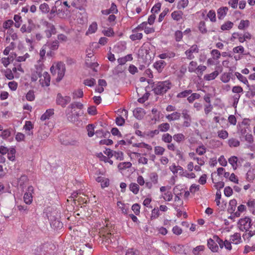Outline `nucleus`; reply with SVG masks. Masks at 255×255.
Masks as SVG:
<instances>
[{
  "instance_id": "1",
  "label": "nucleus",
  "mask_w": 255,
  "mask_h": 255,
  "mask_svg": "<svg viewBox=\"0 0 255 255\" xmlns=\"http://www.w3.org/2000/svg\"><path fill=\"white\" fill-rule=\"evenodd\" d=\"M171 86V83L168 80L159 82L154 85L152 90L156 95H162L169 90Z\"/></svg>"
},
{
  "instance_id": "2",
  "label": "nucleus",
  "mask_w": 255,
  "mask_h": 255,
  "mask_svg": "<svg viewBox=\"0 0 255 255\" xmlns=\"http://www.w3.org/2000/svg\"><path fill=\"white\" fill-rule=\"evenodd\" d=\"M46 216L48 220L51 222V225L54 226L57 223L58 227H60L62 226V224L58 220L59 213L55 210H53L51 211L48 210L47 212H46Z\"/></svg>"
},
{
  "instance_id": "3",
  "label": "nucleus",
  "mask_w": 255,
  "mask_h": 255,
  "mask_svg": "<svg viewBox=\"0 0 255 255\" xmlns=\"http://www.w3.org/2000/svg\"><path fill=\"white\" fill-rule=\"evenodd\" d=\"M251 219L248 217L241 219L238 223L240 230L247 232L250 229L253 228V224H251Z\"/></svg>"
},
{
  "instance_id": "4",
  "label": "nucleus",
  "mask_w": 255,
  "mask_h": 255,
  "mask_svg": "<svg viewBox=\"0 0 255 255\" xmlns=\"http://www.w3.org/2000/svg\"><path fill=\"white\" fill-rule=\"evenodd\" d=\"M66 115L67 120L71 122L75 123L78 121L79 117L81 116L80 113L75 112V110L67 108L66 110Z\"/></svg>"
},
{
  "instance_id": "5",
  "label": "nucleus",
  "mask_w": 255,
  "mask_h": 255,
  "mask_svg": "<svg viewBox=\"0 0 255 255\" xmlns=\"http://www.w3.org/2000/svg\"><path fill=\"white\" fill-rule=\"evenodd\" d=\"M70 102V97L68 96H63L60 93L57 94L56 99V103L57 105L64 108Z\"/></svg>"
},
{
  "instance_id": "6",
  "label": "nucleus",
  "mask_w": 255,
  "mask_h": 255,
  "mask_svg": "<svg viewBox=\"0 0 255 255\" xmlns=\"http://www.w3.org/2000/svg\"><path fill=\"white\" fill-rule=\"evenodd\" d=\"M189 111L187 109H183L182 111V116L184 120L183 123V126L185 127H189L191 125L192 122L191 117L189 114Z\"/></svg>"
},
{
  "instance_id": "7",
  "label": "nucleus",
  "mask_w": 255,
  "mask_h": 255,
  "mask_svg": "<svg viewBox=\"0 0 255 255\" xmlns=\"http://www.w3.org/2000/svg\"><path fill=\"white\" fill-rule=\"evenodd\" d=\"M50 77L47 72H44L41 78L39 79L40 84L42 87L48 86L50 84Z\"/></svg>"
},
{
  "instance_id": "8",
  "label": "nucleus",
  "mask_w": 255,
  "mask_h": 255,
  "mask_svg": "<svg viewBox=\"0 0 255 255\" xmlns=\"http://www.w3.org/2000/svg\"><path fill=\"white\" fill-rule=\"evenodd\" d=\"M45 45L47 46L48 49L49 50V51L47 52V55H51L52 50H56L58 48L59 41L56 40L52 42H47Z\"/></svg>"
},
{
  "instance_id": "9",
  "label": "nucleus",
  "mask_w": 255,
  "mask_h": 255,
  "mask_svg": "<svg viewBox=\"0 0 255 255\" xmlns=\"http://www.w3.org/2000/svg\"><path fill=\"white\" fill-rule=\"evenodd\" d=\"M56 68L58 70V77L57 80V81H60L62 79L65 74V65L61 62L58 63L57 64Z\"/></svg>"
},
{
  "instance_id": "10",
  "label": "nucleus",
  "mask_w": 255,
  "mask_h": 255,
  "mask_svg": "<svg viewBox=\"0 0 255 255\" xmlns=\"http://www.w3.org/2000/svg\"><path fill=\"white\" fill-rule=\"evenodd\" d=\"M47 29L45 30V33L47 38H50L52 34H55L56 33V30L54 25L51 23H48Z\"/></svg>"
},
{
  "instance_id": "11",
  "label": "nucleus",
  "mask_w": 255,
  "mask_h": 255,
  "mask_svg": "<svg viewBox=\"0 0 255 255\" xmlns=\"http://www.w3.org/2000/svg\"><path fill=\"white\" fill-rule=\"evenodd\" d=\"M62 144L66 146L71 145L77 146L79 145V141L76 138H68L64 139L61 142Z\"/></svg>"
},
{
  "instance_id": "12",
  "label": "nucleus",
  "mask_w": 255,
  "mask_h": 255,
  "mask_svg": "<svg viewBox=\"0 0 255 255\" xmlns=\"http://www.w3.org/2000/svg\"><path fill=\"white\" fill-rule=\"evenodd\" d=\"M207 245L209 249L214 252H216L218 250V246L217 244L216 243L215 240L213 238L209 239L208 240Z\"/></svg>"
},
{
  "instance_id": "13",
  "label": "nucleus",
  "mask_w": 255,
  "mask_h": 255,
  "mask_svg": "<svg viewBox=\"0 0 255 255\" xmlns=\"http://www.w3.org/2000/svg\"><path fill=\"white\" fill-rule=\"evenodd\" d=\"M133 114L134 116L139 120L141 119L144 115V110L141 108L135 109L133 111Z\"/></svg>"
},
{
  "instance_id": "14",
  "label": "nucleus",
  "mask_w": 255,
  "mask_h": 255,
  "mask_svg": "<svg viewBox=\"0 0 255 255\" xmlns=\"http://www.w3.org/2000/svg\"><path fill=\"white\" fill-rule=\"evenodd\" d=\"M166 63L163 60H159L154 63V67L159 72H161L166 66Z\"/></svg>"
},
{
  "instance_id": "15",
  "label": "nucleus",
  "mask_w": 255,
  "mask_h": 255,
  "mask_svg": "<svg viewBox=\"0 0 255 255\" xmlns=\"http://www.w3.org/2000/svg\"><path fill=\"white\" fill-rule=\"evenodd\" d=\"M54 114V109H50L47 110L46 112L41 116L40 119L41 121H44L46 120L49 119L50 117H51Z\"/></svg>"
},
{
  "instance_id": "16",
  "label": "nucleus",
  "mask_w": 255,
  "mask_h": 255,
  "mask_svg": "<svg viewBox=\"0 0 255 255\" xmlns=\"http://www.w3.org/2000/svg\"><path fill=\"white\" fill-rule=\"evenodd\" d=\"M181 117V114L179 112H174L171 114L166 116V118L169 121H176L180 119Z\"/></svg>"
},
{
  "instance_id": "17",
  "label": "nucleus",
  "mask_w": 255,
  "mask_h": 255,
  "mask_svg": "<svg viewBox=\"0 0 255 255\" xmlns=\"http://www.w3.org/2000/svg\"><path fill=\"white\" fill-rule=\"evenodd\" d=\"M248 231L249 232H247L244 234L243 237L245 240H248L249 241L250 239L255 234V225H253V228L250 229Z\"/></svg>"
},
{
  "instance_id": "18",
  "label": "nucleus",
  "mask_w": 255,
  "mask_h": 255,
  "mask_svg": "<svg viewBox=\"0 0 255 255\" xmlns=\"http://www.w3.org/2000/svg\"><path fill=\"white\" fill-rule=\"evenodd\" d=\"M228 9V8L226 6L222 7L219 8L217 11L218 18L220 19H223L227 14Z\"/></svg>"
},
{
  "instance_id": "19",
  "label": "nucleus",
  "mask_w": 255,
  "mask_h": 255,
  "mask_svg": "<svg viewBox=\"0 0 255 255\" xmlns=\"http://www.w3.org/2000/svg\"><path fill=\"white\" fill-rule=\"evenodd\" d=\"M183 12L180 10L174 11L171 13L172 18L176 21H179L182 18Z\"/></svg>"
},
{
  "instance_id": "20",
  "label": "nucleus",
  "mask_w": 255,
  "mask_h": 255,
  "mask_svg": "<svg viewBox=\"0 0 255 255\" xmlns=\"http://www.w3.org/2000/svg\"><path fill=\"white\" fill-rule=\"evenodd\" d=\"M189 157L193 160H196L198 164L200 166L203 165L205 163L204 159L202 158H199L195 156V153L194 152H190L189 153Z\"/></svg>"
},
{
  "instance_id": "21",
  "label": "nucleus",
  "mask_w": 255,
  "mask_h": 255,
  "mask_svg": "<svg viewBox=\"0 0 255 255\" xmlns=\"http://www.w3.org/2000/svg\"><path fill=\"white\" fill-rule=\"evenodd\" d=\"M170 125L167 123H163L158 126L159 131L166 132L170 129Z\"/></svg>"
},
{
  "instance_id": "22",
  "label": "nucleus",
  "mask_w": 255,
  "mask_h": 255,
  "mask_svg": "<svg viewBox=\"0 0 255 255\" xmlns=\"http://www.w3.org/2000/svg\"><path fill=\"white\" fill-rule=\"evenodd\" d=\"M237 201L235 199L231 200L229 202V206L228 209V211L230 213H233L236 210L237 206Z\"/></svg>"
},
{
  "instance_id": "23",
  "label": "nucleus",
  "mask_w": 255,
  "mask_h": 255,
  "mask_svg": "<svg viewBox=\"0 0 255 255\" xmlns=\"http://www.w3.org/2000/svg\"><path fill=\"white\" fill-rule=\"evenodd\" d=\"M241 240V235L239 233H235L230 237V241L233 244H238L240 242Z\"/></svg>"
},
{
  "instance_id": "24",
  "label": "nucleus",
  "mask_w": 255,
  "mask_h": 255,
  "mask_svg": "<svg viewBox=\"0 0 255 255\" xmlns=\"http://www.w3.org/2000/svg\"><path fill=\"white\" fill-rule=\"evenodd\" d=\"M98 28V25L96 22H93L89 26L88 31L86 32V34H92L95 33Z\"/></svg>"
},
{
  "instance_id": "25",
  "label": "nucleus",
  "mask_w": 255,
  "mask_h": 255,
  "mask_svg": "<svg viewBox=\"0 0 255 255\" xmlns=\"http://www.w3.org/2000/svg\"><path fill=\"white\" fill-rule=\"evenodd\" d=\"M23 200L26 204H30L32 202V194L30 192H26L24 194Z\"/></svg>"
},
{
  "instance_id": "26",
  "label": "nucleus",
  "mask_w": 255,
  "mask_h": 255,
  "mask_svg": "<svg viewBox=\"0 0 255 255\" xmlns=\"http://www.w3.org/2000/svg\"><path fill=\"white\" fill-rule=\"evenodd\" d=\"M219 73L217 71H215L213 72L205 75L204 77L205 80L207 81H210L216 78L218 75Z\"/></svg>"
},
{
  "instance_id": "27",
  "label": "nucleus",
  "mask_w": 255,
  "mask_h": 255,
  "mask_svg": "<svg viewBox=\"0 0 255 255\" xmlns=\"http://www.w3.org/2000/svg\"><path fill=\"white\" fill-rule=\"evenodd\" d=\"M173 136H171L169 133H164L162 135L161 139L165 143H170L172 140Z\"/></svg>"
},
{
  "instance_id": "28",
  "label": "nucleus",
  "mask_w": 255,
  "mask_h": 255,
  "mask_svg": "<svg viewBox=\"0 0 255 255\" xmlns=\"http://www.w3.org/2000/svg\"><path fill=\"white\" fill-rule=\"evenodd\" d=\"M233 25L234 23L230 21H227L221 25V29L223 31L228 30L231 29L233 27Z\"/></svg>"
},
{
  "instance_id": "29",
  "label": "nucleus",
  "mask_w": 255,
  "mask_h": 255,
  "mask_svg": "<svg viewBox=\"0 0 255 255\" xmlns=\"http://www.w3.org/2000/svg\"><path fill=\"white\" fill-rule=\"evenodd\" d=\"M197 67V63L196 61H192L189 63L188 71L190 73L196 72Z\"/></svg>"
},
{
  "instance_id": "30",
  "label": "nucleus",
  "mask_w": 255,
  "mask_h": 255,
  "mask_svg": "<svg viewBox=\"0 0 255 255\" xmlns=\"http://www.w3.org/2000/svg\"><path fill=\"white\" fill-rule=\"evenodd\" d=\"M173 138L175 141L179 143L181 141H183L185 137L184 135L182 133H177L173 136Z\"/></svg>"
},
{
  "instance_id": "31",
  "label": "nucleus",
  "mask_w": 255,
  "mask_h": 255,
  "mask_svg": "<svg viewBox=\"0 0 255 255\" xmlns=\"http://www.w3.org/2000/svg\"><path fill=\"white\" fill-rule=\"evenodd\" d=\"M200 98V95L198 93H191V95L187 97V100L189 103H192L195 100L199 99Z\"/></svg>"
},
{
  "instance_id": "32",
  "label": "nucleus",
  "mask_w": 255,
  "mask_h": 255,
  "mask_svg": "<svg viewBox=\"0 0 255 255\" xmlns=\"http://www.w3.org/2000/svg\"><path fill=\"white\" fill-rule=\"evenodd\" d=\"M192 92L191 90H186L184 91L179 93L177 95V98H182L188 97L190 94H191Z\"/></svg>"
},
{
  "instance_id": "33",
  "label": "nucleus",
  "mask_w": 255,
  "mask_h": 255,
  "mask_svg": "<svg viewBox=\"0 0 255 255\" xmlns=\"http://www.w3.org/2000/svg\"><path fill=\"white\" fill-rule=\"evenodd\" d=\"M249 24L250 22L248 20H242L238 25V28L241 30L244 29L248 27Z\"/></svg>"
},
{
  "instance_id": "34",
  "label": "nucleus",
  "mask_w": 255,
  "mask_h": 255,
  "mask_svg": "<svg viewBox=\"0 0 255 255\" xmlns=\"http://www.w3.org/2000/svg\"><path fill=\"white\" fill-rule=\"evenodd\" d=\"M131 163L130 162H124L120 163L118 166L120 170H124L130 168L131 166Z\"/></svg>"
},
{
  "instance_id": "35",
  "label": "nucleus",
  "mask_w": 255,
  "mask_h": 255,
  "mask_svg": "<svg viewBox=\"0 0 255 255\" xmlns=\"http://www.w3.org/2000/svg\"><path fill=\"white\" fill-rule=\"evenodd\" d=\"M32 30V26L30 24H29L28 25L26 24H23L21 26L20 28V31L22 33H30L31 32Z\"/></svg>"
},
{
  "instance_id": "36",
  "label": "nucleus",
  "mask_w": 255,
  "mask_h": 255,
  "mask_svg": "<svg viewBox=\"0 0 255 255\" xmlns=\"http://www.w3.org/2000/svg\"><path fill=\"white\" fill-rule=\"evenodd\" d=\"M83 105L80 102H73L71 104L68 108L69 109H75L76 108L82 110L83 108Z\"/></svg>"
},
{
  "instance_id": "37",
  "label": "nucleus",
  "mask_w": 255,
  "mask_h": 255,
  "mask_svg": "<svg viewBox=\"0 0 255 255\" xmlns=\"http://www.w3.org/2000/svg\"><path fill=\"white\" fill-rule=\"evenodd\" d=\"M97 156L102 161H104L105 162H109L111 165L113 164V160L109 159V158L104 156L102 152L98 153Z\"/></svg>"
},
{
  "instance_id": "38",
  "label": "nucleus",
  "mask_w": 255,
  "mask_h": 255,
  "mask_svg": "<svg viewBox=\"0 0 255 255\" xmlns=\"http://www.w3.org/2000/svg\"><path fill=\"white\" fill-rule=\"evenodd\" d=\"M133 33L130 35L129 38L132 41L136 40H140L142 38V33L136 32H133Z\"/></svg>"
},
{
  "instance_id": "39",
  "label": "nucleus",
  "mask_w": 255,
  "mask_h": 255,
  "mask_svg": "<svg viewBox=\"0 0 255 255\" xmlns=\"http://www.w3.org/2000/svg\"><path fill=\"white\" fill-rule=\"evenodd\" d=\"M229 162L231 164L234 169H236L237 167L238 158L236 156H233L229 159Z\"/></svg>"
},
{
  "instance_id": "40",
  "label": "nucleus",
  "mask_w": 255,
  "mask_h": 255,
  "mask_svg": "<svg viewBox=\"0 0 255 255\" xmlns=\"http://www.w3.org/2000/svg\"><path fill=\"white\" fill-rule=\"evenodd\" d=\"M39 9L42 13H47L49 11L50 8L48 4L43 3L40 5Z\"/></svg>"
},
{
  "instance_id": "41",
  "label": "nucleus",
  "mask_w": 255,
  "mask_h": 255,
  "mask_svg": "<svg viewBox=\"0 0 255 255\" xmlns=\"http://www.w3.org/2000/svg\"><path fill=\"white\" fill-rule=\"evenodd\" d=\"M129 189L134 194H136L138 193L139 191V186L138 184L135 183H131L129 185Z\"/></svg>"
},
{
  "instance_id": "42",
  "label": "nucleus",
  "mask_w": 255,
  "mask_h": 255,
  "mask_svg": "<svg viewBox=\"0 0 255 255\" xmlns=\"http://www.w3.org/2000/svg\"><path fill=\"white\" fill-rule=\"evenodd\" d=\"M230 147H237L240 145V141L235 138H231L228 141Z\"/></svg>"
},
{
  "instance_id": "43",
  "label": "nucleus",
  "mask_w": 255,
  "mask_h": 255,
  "mask_svg": "<svg viewBox=\"0 0 255 255\" xmlns=\"http://www.w3.org/2000/svg\"><path fill=\"white\" fill-rule=\"evenodd\" d=\"M235 75L236 76L237 78L242 82L243 83L248 85V81L247 79V78L243 76L241 73L239 72H236Z\"/></svg>"
},
{
  "instance_id": "44",
  "label": "nucleus",
  "mask_w": 255,
  "mask_h": 255,
  "mask_svg": "<svg viewBox=\"0 0 255 255\" xmlns=\"http://www.w3.org/2000/svg\"><path fill=\"white\" fill-rule=\"evenodd\" d=\"M86 65L88 67L93 69L94 71H97V70L95 69V67H97L99 66L98 63L92 62L91 61H89V60H86Z\"/></svg>"
},
{
  "instance_id": "45",
  "label": "nucleus",
  "mask_w": 255,
  "mask_h": 255,
  "mask_svg": "<svg viewBox=\"0 0 255 255\" xmlns=\"http://www.w3.org/2000/svg\"><path fill=\"white\" fill-rule=\"evenodd\" d=\"M164 196H163V198L165 201H170L173 198V194L169 190L167 191L164 194Z\"/></svg>"
},
{
  "instance_id": "46",
  "label": "nucleus",
  "mask_w": 255,
  "mask_h": 255,
  "mask_svg": "<svg viewBox=\"0 0 255 255\" xmlns=\"http://www.w3.org/2000/svg\"><path fill=\"white\" fill-rule=\"evenodd\" d=\"M83 96V92L81 89H78L73 93V99L82 98Z\"/></svg>"
},
{
  "instance_id": "47",
  "label": "nucleus",
  "mask_w": 255,
  "mask_h": 255,
  "mask_svg": "<svg viewBox=\"0 0 255 255\" xmlns=\"http://www.w3.org/2000/svg\"><path fill=\"white\" fill-rule=\"evenodd\" d=\"M113 156L118 160H124V154L122 152L114 151V154H112L111 157H112Z\"/></svg>"
},
{
  "instance_id": "48",
  "label": "nucleus",
  "mask_w": 255,
  "mask_h": 255,
  "mask_svg": "<svg viewBox=\"0 0 255 255\" xmlns=\"http://www.w3.org/2000/svg\"><path fill=\"white\" fill-rule=\"evenodd\" d=\"M165 148L161 146H155L154 148V152L156 155H161L163 154Z\"/></svg>"
},
{
  "instance_id": "49",
  "label": "nucleus",
  "mask_w": 255,
  "mask_h": 255,
  "mask_svg": "<svg viewBox=\"0 0 255 255\" xmlns=\"http://www.w3.org/2000/svg\"><path fill=\"white\" fill-rule=\"evenodd\" d=\"M88 135L89 137H92L94 134V127L92 124H89L87 127Z\"/></svg>"
},
{
  "instance_id": "50",
  "label": "nucleus",
  "mask_w": 255,
  "mask_h": 255,
  "mask_svg": "<svg viewBox=\"0 0 255 255\" xmlns=\"http://www.w3.org/2000/svg\"><path fill=\"white\" fill-rule=\"evenodd\" d=\"M160 215L159 210L158 208H154L151 212V219L153 220L157 218Z\"/></svg>"
},
{
  "instance_id": "51",
  "label": "nucleus",
  "mask_w": 255,
  "mask_h": 255,
  "mask_svg": "<svg viewBox=\"0 0 255 255\" xmlns=\"http://www.w3.org/2000/svg\"><path fill=\"white\" fill-rule=\"evenodd\" d=\"M188 4V0H180L179 1L177 7L178 9L184 8Z\"/></svg>"
},
{
  "instance_id": "52",
  "label": "nucleus",
  "mask_w": 255,
  "mask_h": 255,
  "mask_svg": "<svg viewBox=\"0 0 255 255\" xmlns=\"http://www.w3.org/2000/svg\"><path fill=\"white\" fill-rule=\"evenodd\" d=\"M207 16L209 18L211 21L215 22L216 21V13L215 11L213 10H210L207 14Z\"/></svg>"
},
{
  "instance_id": "53",
  "label": "nucleus",
  "mask_w": 255,
  "mask_h": 255,
  "mask_svg": "<svg viewBox=\"0 0 255 255\" xmlns=\"http://www.w3.org/2000/svg\"><path fill=\"white\" fill-rule=\"evenodd\" d=\"M206 152V148L204 145L200 146L196 149V152L199 155H202Z\"/></svg>"
},
{
  "instance_id": "54",
  "label": "nucleus",
  "mask_w": 255,
  "mask_h": 255,
  "mask_svg": "<svg viewBox=\"0 0 255 255\" xmlns=\"http://www.w3.org/2000/svg\"><path fill=\"white\" fill-rule=\"evenodd\" d=\"M96 83V80L94 78H91L90 79H86L84 81V84L88 86L92 87Z\"/></svg>"
},
{
  "instance_id": "55",
  "label": "nucleus",
  "mask_w": 255,
  "mask_h": 255,
  "mask_svg": "<svg viewBox=\"0 0 255 255\" xmlns=\"http://www.w3.org/2000/svg\"><path fill=\"white\" fill-rule=\"evenodd\" d=\"M11 134V131L9 129H6L2 131L1 133L0 134L3 139H6L9 137Z\"/></svg>"
},
{
  "instance_id": "56",
  "label": "nucleus",
  "mask_w": 255,
  "mask_h": 255,
  "mask_svg": "<svg viewBox=\"0 0 255 255\" xmlns=\"http://www.w3.org/2000/svg\"><path fill=\"white\" fill-rule=\"evenodd\" d=\"M150 179L153 184H156L158 183V175L155 172H152L150 174Z\"/></svg>"
},
{
  "instance_id": "57",
  "label": "nucleus",
  "mask_w": 255,
  "mask_h": 255,
  "mask_svg": "<svg viewBox=\"0 0 255 255\" xmlns=\"http://www.w3.org/2000/svg\"><path fill=\"white\" fill-rule=\"evenodd\" d=\"M205 249L204 246H198L193 249L192 253L194 255H198L199 253L203 251Z\"/></svg>"
},
{
  "instance_id": "58",
  "label": "nucleus",
  "mask_w": 255,
  "mask_h": 255,
  "mask_svg": "<svg viewBox=\"0 0 255 255\" xmlns=\"http://www.w3.org/2000/svg\"><path fill=\"white\" fill-rule=\"evenodd\" d=\"M102 32L105 36L108 37L112 36L114 34V30L112 28H108L107 29H104Z\"/></svg>"
},
{
  "instance_id": "59",
  "label": "nucleus",
  "mask_w": 255,
  "mask_h": 255,
  "mask_svg": "<svg viewBox=\"0 0 255 255\" xmlns=\"http://www.w3.org/2000/svg\"><path fill=\"white\" fill-rule=\"evenodd\" d=\"M211 55L213 56V58L214 59L218 60L220 58L221 53L220 52L217 50L214 49L211 51Z\"/></svg>"
},
{
  "instance_id": "60",
  "label": "nucleus",
  "mask_w": 255,
  "mask_h": 255,
  "mask_svg": "<svg viewBox=\"0 0 255 255\" xmlns=\"http://www.w3.org/2000/svg\"><path fill=\"white\" fill-rule=\"evenodd\" d=\"M13 57L3 58L2 59V63L4 67H6L9 64L10 62L13 61Z\"/></svg>"
},
{
  "instance_id": "61",
  "label": "nucleus",
  "mask_w": 255,
  "mask_h": 255,
  "mask_svg": "<svg viewBox=\"0 0 255 255\" xmlns=\"http://www.w3.org/2000/svg\"><path fill=\"white\" fill-rule=\"evenodd\" d=\"M218 136L222 139H226L228 136V133L226 130H221L218 132Z\"/></svg>"
},
{
  "instance_id": "62",
  "label": "nucleus",
  "mask_w": 255,
  "mask_h": 255,
  "mask_svg": "<svg viewBox=\"0 0 255 255\" xmlns=\"http://www.w3.org/2000/svg\"><path fill=\"white\" fill-rule=\"evenodd\" d=\"M4 76L8 80H12L14 78L13 74L9 69H7L4 71Z\"/></svg>"
},
{
  "instance_id": "63",
  "label": "nucleus",
  "mask_w": 255,
  "mask_h": 255,
  "mask_svg": "<svg viewBox=\"0 0 255 255\" xmlns=\"http://www.w3.org/2000/svg\"><path fill=\"white\" fill-rule=\"evenodd\" d=\"M26 99L29 101H33L35 99V95L34 92L32 90H30L26 95Z\"/></svg>"
},
{
  "instance_id": "64",
  "label": "nucleus",
  "mask_w": 255,
  "mask_h": 255,
  "mask_svg": "<svg viewBox=\"0 0 255 255\" xmlns=\"http://www.w3.org/2000/svg\"><path fill=\"white\" fill-rule=\"evenodd\" d=\"M126 255H139V252L136 250L130 249L127 251Z\"/></svg>"
}]
</instances>
